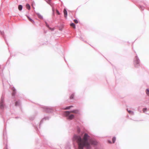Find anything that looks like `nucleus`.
Instances as JSON below:
<instances>
[{
    "instance_id": "1",
    "label": "nucleus",
    "mask_w": 149,
    "mask_h": 149,
    "mask_svg": "<svg viewBox=\"0 0 149 149\" xmlns=\"http://www.w3.org/2000/svg\"><path fill=\"white\" fill-rule=\"evenodd\" d=\"M89 136L86 133L84 135L82 139L79 135L75 134L73 137V143L76 142L78 146V149H91L90 143L88 142Z\"/></svg>"
},
{
    "instance_id": "2",
    "label": "nucleus",
    "mask_w": 149,
    "mask_h": 149,
    "mask_svg": "<svg viewBox=\"0 0 149 149\" xmlns=\"http://www.w3.org/2000/svg\"><path fill=\"white\" fill-rule=\"evenodd\" d=\"M6 107V106L4 102V96L3 94H2L0 101V108L1 111L3 112Z\"/></svg>"
},
{
    "instance_id": "3",
    "label": "nucleus",
    "mask_w": 149,
    "mask_h": 149,
    "mask_svg": "<svg viewBox=\"0 0 149 149\" xmlns=\"http://www.w3.org/2000/svg\"><path fill=\"white\" fill-rule=\"evenodd\" d=\"M134 64L136 68H138L140 65V60L137 54L134 58Z\"/></svg>"
},
{
    "instance_id": "4",
    "label": "nucleus",
    "mask_w": 149,
    "mask_h": 149,
    "mask_svg": "<svg viewBox=\"0 0 149 149\" xmlns=\"http://www.w3.org/2000/svg\"><path fill=\"white\" fill-rule=\"evenodd\" d=\"M42 108L43 109V111L46 113H51L54 111L53 108L52 107L43 106Z\"/></svg>"
},
{
    "instance_id": "5",
    "label": "nucleus",
    "mask_w": 149,
    "mask_h": 149,
    "mask_svg": "<svg viewBox=\"0 0 149 149\" xmlns=\"http://www.w3.org/2000/svg\"><path fill=\"white\" fill-rule=\"evenodd\" d=\"M71 112L70 111H67L65 112V115L68 119L72 120L74 117V116L73 114H70Z\"/></svg>"
},
{
    "instance_id": "6",
    "label": "nucleus",
    "mask_w": 149,
    "mask_h": 149,
    "mask_svg": "<svg viewBox=\"0 0 149 149\" xmlns=\"http://www.w3.org/2000/svg\"><path fill=\"white\" fill-rule=\"evenodd\" d=\"M49 118L48 117H46L42 119L40 121V123L39 125V127L40 128L41 127V125L43 123V121L44 120H48Z\"/></svg>"
},
{
    "instance_id": "7",
    "label": "nucleus",
    "mask_w": 149,
    "mask_h": 149,
    "mask_svg": "<svg viewBox=\"0 0 149 149\" xmlns=\"http://www.w3.org/2000/svg\"><path fill=\"white\" fill-rule=\"evenodd\" d=\"M12 90L13 91L12 94V96L15 97V95L16 93V90L14 87H13L12 88Z\"/></svg>"
},
{
    "instance_id": "8",
    "label": "nucleus",
    "mask_w": 149,
    "mask_h": 149,
    "mask_svg": "<svg viewBox=\"0 0 149 149\" xmlns=\"http://www.w3.org/2000/svg\"><path fill=\"white\" fill-rule=\"evenodd\" d=\"M90 143L91 144L94 145H96L97 143V142L96 141L94 140H91Z\"/></svg>"
},
{
    "instance_id": "9",
    "label": "nucleus",
    "mask_w": 149,
    "mask_h": 149,
    "mask_svg": "<svg viewBox=\"0 0 149 149\" xmlns=\"http://www.w3.org/2000/svg\"><path fill=\"white\" fill-rule=\"evenodd\" d=\"M70 111L71 112L77 114H79V111L78 110H73Z\"/></svg>"
},
{
    "instance_id": "10",
    "label": "nucleus",
    "mask_w": 149,
    "mask_h": 149,
    "mask_svg": "<svg viewBox=\"0 0 149 149\" xmlns=\"http://www.w3.org/2000/svg\"><path fill=\"white\" fill-rule=\"evenodd\" d=\"M4 69V68L3 69H1V66L0 65V74L1 76L2 77H3V74L2 72Z\"/></svg>"
},
{
    "instance_id": "11",
    "label": "nucleus",
    "mask_w": 149,
    "mask_h": 149,
    "mask_svg": "<svg viewBox=\"0 0 149 149\" xmlns=\"http://www.w3.org/2000/svg\"><path fill=\"white\" fill-rule=\"evenodd\" d=\"M3 139L4 140H6V141H7V136L6 134L5 133V130H4L3 133Z\"/></svg>"
},
{
    "instance_id": "12",
    "label": "nucleus",
    "mask_w": 149,
    "mask_h": 149,
    "mask_svg": "<svg viewBox=\"0 0 149 149\" xmlns=\"http://www.w3.org/2000/svg\"><path fill=\"white\" fill-rule=\"evenodd\" d=\"M63 12L64 15V17L65 18H66L67 15V12L65 8L64 9Z\"/></svg>"
},
{
    "instance_id": "13",
    "label": "nucleus",
    "mask_w": 149,
    "mask_h": 149,
    "mask_svg": "<svg viewBox=\"0 0 149 149\" xmlns=\"http://www.w3.org/2000/svg\"><path fill=\"white\" fill-rule=\"evenodd\" d=\"M26 17L28 18L29 20L31 22L34 23L35 22L32 19L30 18L29 16H28L27 15H26Z\"/></svg>"
},
{
    "instance_id": "14",
    "label": "nucleus",
    "mask_w": 149,
    "mask_h": 149,
    "mask_svg": "<svg viewBox=\"0 0 149 149\" xmlns=\"http://www.w3.org/2000/svg\"><path fill=\"white\" fill-rule=\"evenodd\" d=\"M36 14L37 15V16L39 18H40V19H43V17H42V15H41L39 13H36Z\"/></svg>"
},
{
    "instance_id": "15",
    "label": "nucleus",
    "mask_w": 149,
    "mask_h": 149,
    "mask_svg": "<svg viewBox=\"0 0 149 149\" xmlns=\"http://www.w3.org/2000/svg\"><path fill=\"white\" fill-rule=\"evenodd\" d=\"M20 104V101H18L16 102L15 103V106H19Z\"/></svg>"
},
{
    "instance_id": "16",
    "label": "nucleus",
    "mask_w": 149,
    "mask_h": 149,
    "mask_svg": "<svg viewBox=\"0 0 149 149\" xmlns=\"http://www.w3.org/2000/svg\"><path fill=\"white\" fill-rule=\"evenodd\" d=\"M22 8H23V6L22 5H19L18 6V8L19 11L22 10Z\"/></svg>"
},
{
    "instance_id": "17",
    "label": "nucleus",
    "mask_w": 149,
    "mask_h": 149,
    "mask_svg": "<svg viewBox=\"0 0 149 149\" xmlns=\"http://www.w3.org/2000/svg\"><path fill=\"white\" fill-rule=\"evenodd\" d=\"M0 33H1V35L3 36V38H4V39H5V42H7L6 40V39L5 37L4 36V32L3 31H0Z\"/></svg>"
},
{
    "instance_id": "18",
    "label": "nucleus",
    "mask_w": 149,
    "mask_h": 149,
    "mask_svg": "<svg viewBox=\"0 0 149 149\" xmlns=\"http://www.w3.org/2000/svg\"><path fill=\"white\" fill-rule=\"evenodd\" d=\"M127 111H128L129 113L130 114L132 115H134V113L133 111L130 110H128V109H127Z\"/></svg>"
},
{
    "instance_id": "19",
    "label": "nucleus",
    "mask_w": 149,
    "mask_h": 149,
    "mask_svg": "<svg viewBox=\"0 0 149 149\" xmlns=\"http://www.w3.org/2000/svg\"><path fill=\"white\" fill-rule=\"evenodd\" d=\"M70 26L72 27L74 29L76 28V26L75 25V24L73 23H72L70 24Z\"/></svg>"
},
{
    "instance_id": "20",
    "label": "nucleus",
    "mask_w": 149,
    "mask_h": 149,
    "mask_svg": "<svg viewBox=\"0 0 149 149\" xmlns=\"http://www.w3.org/2000/svg\"><path fill=\"white\" fill-rule=\"evenodd\" d=\"M26 8L28 9V10H30L31 8V7H30V5H29V4L28 3H27L26 4Z\"/></svg>"
},
{
    "instance_id": "21",
    "label": "nucleus",
    "mask_w": 149,
    "mask_h": 149,
    "mask_svg": "<svg viewBox=\"0 0 149 149\" xmlns=\"http://www.w3.org/2000/svg\"><path fill=\"white\" fill-rule=\"evenodd\" d=\"M74 93H73L71 95L70 97V99H73L74 98Z\"/></svg>"
},
{
    "instance_id": "22",
    "label": "nucleus",
    "mask_w": 149,
    "mask_h": 149,
    "mask_svg": "<svg viewBox=\"0 0 149 149\" xmlns=\"http://www.w3.org/2000/svg\"><path fill=\"white\" fill-rule=\"evenodd\" d=\"M147 110V109L146 108H144L143 109V113H146V111Z\"/></svg>"
},
{
    "instance_id": "23",
    "label": "nucleus",
    "mask_w": 149,
    "mask_h": 149,
    "mask_svg": "<svg viewBox=\"0 0 149 149\" xmlns=\"http://www.w3.org/2000/svg\"><path fill=\"white\" fill-rule=\"evenodd\" d=\"M116 140V137H113V138H112V139L113 143H115V142Z\"/></svg>"
},
{
    "instance_id": "24",
    "label": "nucleus",
    "mask_w": 149,
    "mask_h": 149,
    "mask_svg": "<svg viewBox=\"0 0 149 149\" xmlns=\"http://www.w3.org/2000/svg\"><path fill=\"white\" fill-rule=\"evenodd\" d=\"M139 8L142 10H143L144 9V7L142 6H139Z\"/></svg>"
},
{
    "instance_id": "25",
    "label": "nucleus",
    "mask_w": 149,
    "mask_h": 149,
    "mask_svg": "<svg viewBox=\"0 0 149 149\" xmlns=\"http://www.w3.org/2000/svg\"><path fill=\"white\" fill-rule=\"evenodd\" d=\"M35 118V116H31L30 118V119L31 120H34V119Z\"/></svg>"
},
{
    "instance_id": "26",
    "label": "nucleus",
    "mask_w": 149,
    "mask_h": 149,
    "mask_svg": "<svg viewBox=\"0 0 149 149\" xmlns=\"http://www.w3.org/2000/svg\"><path fill=\"white\" fill-rule=\"evenodd\" d=\"M74 21L76 24H77L78 22V21L76 19H74Z\"/></svg>"
},
{
    "instance_id": "27",
    "label": "nucleus",
    "mask_w": 149,
    "mask_h": 149,
    "mask_svg": "<svg viewBox=\"0 0 149 149\" xmlns=\"http://www.w3.org/2000/svg\"><path fill=\"white\" fill-rule=\"evenodd\" d=\"M70 109V107L69 106L67 107L66 108H65L64 109L65 110H67V109Z\"/></svg>"
},
{
    "instance_id": "28",
    "label": "nucleus",
    "mask_w": 149,
    "mask_h": 149,
    "mask_svg": "<svg viewBox=\"0 0 149 149\" xmlns=\"http://www.w3.org/2000/svg\"><path fill=\"white\" fill-rule=\"evenodd\" d=\"M45 24H46V26L48 28H49V25L48 24V23H47V22H45Z\"/></svg>"
},
{
    "instance_id": "29",
    "label": "nucleus",
    "mask_w": 149,
    "mask_h": 149,
    "mask_svg": "<svg viewBox=\"0 0 149 149\" xmlns=\"http://www.w3.org/2000/svg\"><path fill=\"white\" fill-rule=\"evenodd\" d=\"M146 94H149V89H147L146 90Z\"/></svg>"
},
{
    "instance_id": "30",
    "label": "nucleus",
    "mask_w": 149,
    "mask_h": 149,
    "mask_svg": "<svg viewBox=\"0 0 149 149\" xmlns=\"http://www.w3.org/2000/svg\"><path fill=\"white\" fill-rule=\"evenodd\" d=\"M56 13L59 15H60V13H59V11H58V10L57 9L56 10Z\"/></svg>"
},
{
    "instance_id": "31",
    "label": "nucleus",
    "mask_w": 149,
    "mask_h": 149,
    "mask_svg": "<svg viewBox=\"0 0 149 149\" xmlns=\"http://www.w3.org/2000/svg\"><path fill=\"white\" fill-rule=\"evenodd\" d=\"M35 128L36 130H37L38 129L37 126L35 127Z\"/></svg>"
},
{
    "instance_id": "32",
    "label": "nucleus",
    "mask_w": 149,
    "mask_h": 149,
    "mask_svg": "<svg viewBox=\"0 0 149 149\" xmlns=\"http://www.w3.org/2000/svg\"><path fill=\"white\" fill-rule=\"evenodd\" d=\"M108 142L109 143H111V141H110V140H109L108 141Z\"/></svg>"
},
{
    "instance_id": "33",
    "label": "nucleus",
    "mask_w": 149,
    "mask_h": 149,
    "mask_svg": "<svg viewBox=\"0 0 149 149\" xmlns=\"http://www.w3.org/2000/svg\"><path fill=\"white\" fill-rule=\"evenodd\" d=\"M69 107H70V108H72V107H73V106H72V105H71L70 106H69Z\"/></svg>"
},
{
    "instance_id": "34",
    "label": "nucleus",
    "mask_w": 149,
    "mask_h": 149,
    "mask_svg": "<svg viewBox=\"0 0 149 149\" xmlns=\"http://www.w3.org/2000/svg\"><path fill=\"white\" fill-rule=\"evenodd\" d=\"M7 144H6V149H8V148H7Z\"/></svg>"
},
{
    "instance_id": "35",
    "label": "nucleus",
    "mask_w": 149,
    "mask_h": 149,
    "mask_svg": "<svg viewBox=\"0 0 149 149\" xmlns=\"http://www.w3.org/2000/svg\"><path fill=\"white\" fill-rule=\"evenodd\" d=\"M81 39L83 41V38H81Z\"/></svg>"
},
{
    "instance_id": "36",
    "label": "nucleus",
    "mask_w": 149,
    "mask_h": 149,
    "mask_svg": "<svg viewBox=\"0 0 149 149\" xmlns=\"http://www.w3.org/2000/svg\"><path fill=\"white\" fill-rule=\"evenodd\" d=\"M2 82H3V86H4V85H3V80H2Z\"/></svg>"
},
{
    "instance_id": "37",
    "label": "nucleus",
    "mask_w": 149,
    "mask_h": 149,
    "mask_svg": "<svg viewBox=\"0 0 149 149\" xmlns=\"http://www.w3.org/2000/svg\"><path fill=\"white\" fill-rule=\"evenodd\" d=\"M53 14H54V10L53 9Z\"/></svg>"
},
{
    "instance_id": "38",
    "label": "nucleus",
    "mask_w": 149,
    "mask_h": 149,
    "mask_svg": "<svg viewBox=\"0 0 149 149\" xmlns=\"http://www.w3.org/2000/svg\"><path fill=\"white\" fill-rule=\"evenodd\" d=\"M49 2L51 1V0H48Z\"/></svg>"
}]
</instances>
